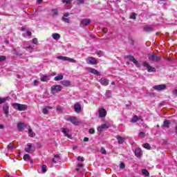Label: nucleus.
<instances>
[{
  "instance_id": "8fccbe9b",
  "label": "nucleus",
  "mask_w": 177,
  "mask_h": 177,
  "mask_svg": "<svg viewBox=\"0 0 177 177\" xmlns=\"http://www.w3.org/2000/svg\"><path fill=\"white\" fill-rule=\"evenodd\" d=\"M77 161H81V162H82L84 161V158L81 156L77 157Z\"/></svg>"
},
{
  "instance_id": "b1692460",
  "label": "nucleus",
  "mask_w": 177,
  "mask_h": 177,
  "mask_svg": "<svg viewBox=\"0 0 177 177\" xmlns=\"http://www.w3.org/2000/svg\"><path fill=\"white\" fill-rule=\"evenodd\" d=\"M116 138L118 139V142L120 145H122L125 140V138L121 137L120 136H117Z\"/></svg>"
},
{
  "instance_id": "2f4dec72",
  "label": "nucleus",
  "mask_w": 177,
  "mask_h": 177,
  "mask_svg": "<svg viewBox=\"0 0 177 177\" xmlns=\"http://www.w3.org/2000/svg\"><path fill=\"white\" fill-rule=\"evenodd\" d=\"M163 127L165 128H169V120H165L163 123Z\"/></svg>"
},
{
  "instance_id": "58836bf2",
  "label": "nucleus",
  "mask_w": 177,
  "mask_h": 177,
  "mask_svg": "<svg viewBox=\"0 0 177 177\" xmlns=\"http://www.w3.org/2000/svg\"><path fill=\"white\" fill-rule=\"evenodd\" d=\"M5 60H6V56L0 55V63H2V62H5Z\"/></svg>"
},
{
  "instance_id": "aec40b11",
  "label": "nucleus",
  "mask_w": 177,
  "mask_h": 177,
  "mask_svg": "<svg viewBox=\"0 0 177 177\" xmlns=\"http://www.w3.org/2000/svg\"><path fill=\"white\" fill-rule=\"evenodd\" d=\"M75 111L76 113H80L81 112V105L80 104H76L74 106Z\"/></svg>"
},
{
  "instance_id": "13d9d810",
  "label": "nucleus",
  "mask_w": 177,
  "mask_h": 177,
  "mask_svg": "<svg viewBox=\"0 0 177 177\" xmlns=\"http://www.w3.org/2000/svg\"><path fill=\"white\" fill-rule=\"evenodd\" d=\"M126 107H127V109H130V108H131V104H126Z\"/></svg>"
},
{
  "instance_id": "1a4fd4ad",
  "label": "nucleus",
  "mask_w": 177,
  "mask_h": 177,
  "mask_svg": "<svg viewBox=\"0 0 177 177\" xmlns=\"http://www.w3.org/2000/svg\"><path fill=\"white\" fill-rule=\"evenodd\" d=\"M34 150H35V147L32 146V144H30V143L27 145V147L25 149V151H26V153H32Z\"/></svg>"
},
{
  "instance_id": "20e7f679",
  "label": "nucleus",
  "mask_w": 177,
  "mask_h": 177,
  "mask_svg": "<svg viewBox=\"0 0 177 177\" xmlns=\"http://www.w3.org/2000/svg\"><path fill=\"white\" fill-rule=\"evenodd\" d=\"M62 91V86L60 85H54L51 86V93H59Z\"/></svg>"
},
{
  "instance_id": "f3484780",
  "label": "nucleus",
  "mask_w": 177,
  "mask_h": 177,
  "mask_svg": "<svg viewBox=\"0 0 177 177\" xmlns=\"http://www.w3.org/2000/svg\"><path fill=\"white\" fill-rule=\"evenodd\" d=\"M107 114V111L104 109H101L99 110V115L101 118L104 117Z\"/></svg>"
},
{
  "instance_id": "c9c22d12",
  "label": "nucleus",
  "mask_w": 177,
  "mask_h": 177,
  "mask_svg": "<svg viewBox=\"0 0 177 177\" xmlns=\"http://www.w3.org/2000/svg\"><path fill=\"white\" fill-rule=\"evenodd\" d=\"M62 21H64V23H70V18H67V17H62Z\"/></svg>"
},
{
  "instance_id": "4468645a",
  "label": "nucleus",
  "mask_w": 177,
  "mask_h": 177,
  "mask_svg": "<svg viewBox=\"0 0 177 177\" xmlns=\"http://www.w3.org/2000/svg\"><path fill=\"white\" fill-rule=\"evenodd\" d=\"M88 71V73H91V74H94L95 75H100V72L95 68H89Z\"/></svg>"
},
{
  "instance_id": "0e129e2a",
  "label": "nucleus",
  "mask_w": 177,
  "mask_h": 177,
  "mask_svg": "<svg viewBox=\"0 0 177 177\" xmlns=\"http://www.w3.org/2000/svg\"><path fill=\"white\" fill-rule=\"evenodd\" d=\"M0 129H3V126L2 124H0Z\"/></svg>"
},
{
  "instance_id": "4c0bfd02",
  "label": "nucleus",
  "mask_w": 177,
  "mask_h": 177,
  "mask_svg": "<svg viewBox=\"0 0 177 177\" xmlns=\"http://www.w3.org/2000/svg\"><path fill=\"white\" fill-rule=\"evenodd\" d=\"M24 161H28V160H30V155H28V154H25L24 156Z\"/></svg>"
},
{
  "instance_id": "ea45409f",
  "label": "nucleus",
  "mask_w": 177,
  "mask_h": 177,
  "mask_svg": "<svg viewBox=\"0 0 177 177\" xmlns=\"http://www.w3.org/2000/svg\"><path fill=\"white\" fill-rule=\"evenodd\" d=\"M72 1L73 0H62V2H63V3H66V5L70 6Z\"/></svg>"
},
{
  "instance_id": "473e14b6",
  "label": "nucleus",
  "mask_w": 177,
  "mask_h": 177,
  "mask_svg": "<svg viewBox=\"0 0 177 177\" xmlns=\"http://www.w3.org/2000/svg\"><path fill=\"white\" fill-rule=\"evenodd\" d=\"M143 147L145 149H147V150H150L151 149V147L150 146V145L149 143L144 144Z\"/></svg>"
},
{
  "instance_id": "338daca9",
  "label": "nucleus",
  "mask_w": 177,
  "mask_h": 177,
  "mask_svg": "<svg viewBox=\"0 0 177 177\" xmlns=\"http://www.w3.org/2000/svg\"><path fill=\"white\" fill-rule=\"evenodd\" d=\"M111 85H115V82H111Z\"/></svg>"
},
{
  "instance_id": "37998d69",
  "label": "nucleus",
  "mask_w": 177,
  "mask_h": 177,
  "mask_svg": "<svg viewBox=\"0 0 177 177\" xmlns=\"http://www.w3.org/2000/svg\"><path fill=\"white\" fill-rule=\"evenodd\" d=\"M96 53L99 57H102V56H103V51L102 50L97 51Z\"/></svg>"
},
{
  "instance_id": "4d7b16f0",
  "label": "nucleus",
  "mask_w": 177,
  "mask_h": 177,
  "mask_svg": "<svg viewBox=\"0 0 177 177\" xmlns=\"http://www.w3.org/2000/svg\"><path fill=\"white\" fill-rule=\"evenodd\" d=\"M88 140H89V138H88L85 137V138H84V142H88Z\"/></svg>"
},
{
  "instance_id": "2eb2a0df",
  "label": "nucleus",
  "mask_w": 177,
  "mask_h": 177,
  "mask_svg": "<svg viewBox=\"0 0 177 177\" xmlns=\"http://www.w3.org/2000/svg\"><path fill=\"white\" fill-rule=\"evenodd\" d=\"M49 75H43L41 77H40V81H41V82H48V81H49Z\"/></svg>"
},
{
  "instance_id": "6ab92c4d",
  "label": "nucleus",
  "mask_w": 177,
  "mask_h": 177,
  "mask_svg": "<svg viewBox=\"0 0 177 177\" xmlns=\"http://www.w3.org/2000/svg\"><path fill=\"white\" fill-rule=\"evenodd\" d=\"M100 82L101 85H104V86H107V85H109V80L107 79L102 78L100 80Z\"/></svg>"
},
{
  "instance_id": "cd10ccee",
  "label": "nucleus",
  "mask_w": 177,
  "mask_h": 177,
  "mask_svg": "<svg viewBox=\"0 0 177 177\" xmlns=\"http://www.w3.org/2000/svg\"><path fill=\"white\" fill-rule=\"evenodd\" d=\"M52 110V106H46V108H44L43 109V113L44 114H48V110Z\"/></svg>"
},
{
  "instance_id": "79ce46f5",
  "label": "nucleus",
  "mask_w": 177,
  "mask_h": 177,
  "mask_svg": "<svg viewBox=\"0 0 177 177\" xmlns=\"http://www.w3.org/2000/svg\"><path fill=\"white\" fill-rule=\"evenodd\" d=\"M12 53L13 55H16L17 56H20V55H21L20 53H19V51H17L16 49H14L12 50Z\"/></svg>"
},
{
  "instance_id": "c756f323",
  "label": "nucleus",
  "mask_w": 177,
  "mask_h": 177,
  "mask_svg": "<svg viewBox=\"0 0 177 177\" xmlns=\"http://www.w3.org/2000/svg\"><path fill=\"white\" fill-rule=\"evenodd\" d=\"M144 30L145 31H147V32H150V31H153V29L151 28V27L149 26H146L144 27Z\"/></svg>"
},
{
  "instance_id": "9b49d317",
  "label": "nucleus",
  "mask_w": 177,
  "mask_h": 177,
  "mask_svg": "<svg viewBox=\"0 0 177 177\" xmlns=\"http://www.w3.org/2000/svg\"><path fill=\"white\" fill-rule=\"evenodd\" d=\"M61 131L62 133H64L65 136H66V138H68V139H71V136L68 134V133L70 132V130L68 129L62 128Z\"/></svg>"
},
{
  "instance_id": "680f3d73",
  "label": "nucleus",
  "mask_w": 177,
  "mask_h": 177,
  "mask_svg": "<svg viewBox=\"0 0 177 177\" xmlns=\"http://www.w3.org/2000/svg\"><path fill=\"white\" fill-rule=\"evenodd\" d=\"M26 49H32V46H28L26 47Z\"/></svg>"
},
{
  "instance_id": "09e8293b",
  "label": "nucleus",
  "mask_w": 177,
  "mask_h": 177,
  "mask_svg": "<svg viewBox=\"0 0 177 177\" xmlns=\"http://www.w3.org/2000/svg\"><path fill=\"white\" fill-rule=\"evenodd\" d=\"M32 42H33V44H35V45H37V44H38V39L34 38L32 39Z\"/></svg>"
},
{
  "instance_id": "c03bdc74",
  "label": "nucleus",
  "mask_w": 177,
  "mask_h": 177,
  "mask_svg": "<svg viewBox=\"0 0 177 177\" xmlns=\"http://www.w3.org/2000/svg\"><path fill=\"white\" fill-rule=\"evenodd\" d=\"M53 16H57V10L53 9L52 10Z\"/></svg>"
},
{
  "instance_id": "0eeeda50",
  "label": "nucleus",
  "mask_w": 177,
  "mask_h": 177,
  "mask_svg": "<svg viewBox=\"0 0 177 177\" xmlns=\"http://www.w3.org/2000/svg\"><path fill=\"white\" fill-rule=\"evenodd\" d=\"M67 121H69L70 122L73 123V125H78L80 124V121L77 120L76 117H70L66 119Z\"/></svg>"
},
{
  "instance_id": "603ef678",
  "label": "nucleus",
  "mask_w": 177,
  "mask_h": 177,
  "mask_svg": "<svg viewBox=\"0 0 177 177\" xmlns=\"http://www.w3.org/2000/svg\"><path fill=\"white\" fill-rule=\"evenodd\" d=\"M39 81H38L37 80H34L33 82V85H35V86H37V85H38Z\"/></svg>"
},
{
  "instance_id": "f8f14e48",
  "label": "nucleus",
  "mask_w": 177,
  "mask_h": 177,
  "mask_svg": "<svg viewBox=\"0 0 177 177\" xmlns=\"http://www.w3.org/2000/svg\"><path fill=\"white\" fill-rule=\"evenodd\" d=\"M3 111L4 114H6V117L9 115V104H5L3 106Z\"/></svg>"
},
{
  "instance_id": "412c9836",
  "label": "nucleus",
  "mask_w": 177,
  "mask_h": 177,
  "mask_svg": "<svg viewBox=\"0 0 177 177\" xmlns=\"http://www.w3.org/2000/svg\"><path fill=\"white\" fill-rule=\"evenodd\" d=\"M7 149H8V151H12V150H15V149H16V147H15V145L12 143H10L7 146Z\"/></svg>"
},
{
  "instance_id": "49530a36",
  "label": "nucleus",
  "mask_w": 177,
  "mask_h": 177,
  "mask_svg": "<svg viewBox=\"0 0 177 177\" xmlns=\"http://www.w3.org/2000/svg\"><path fill=\"white\" fill-rule=\"evenodd\" d=\"M145 132H142V131L140 132L139 138H145Z\"/></svg>"
},
{
  "instance_id": "6e6d98bb",
  "label": "nucleus",
  "mask_w": 177,
  "mask_h": 177,
  "mask_svg": "<svg viewBox=\"0 0 177 177\" xmlns=\"http://www.w3.org/2000/svg\"><path fill=\"white\" fill-rule=\"evenodd\" d=\"M57 111H62V107L60 106H57Z\"/></svg>"
},
{
  "instance_id": "6e6552de",
  "label": "nucleus",
  "mask_w": 177,
  "mask_h": 177,
  "mask_svg": "<svg viewBox=\"0 0 177 177\" xmlns=\"http://www.w3.org/2000/svg\"><path fill=\"white\" fill-rule=\"evenodd\" d=\"M86 63L88 64H92V65L97 64V62L96 61V59H95V57H89L86 59Z\"/></svg>"
},
{
  "instance_id": "e433bc0d",
  "label": "nucleus",
  "mask_w": 177,
  "mask_h": 177,
  "mask_svg": "<svg viewBox=\"0 0 177 177\" xmlns=\"http://www.w3.org/2000/svg\"><path fill=\"white\" fill-rule=\"evenodd\" d=\"M6 100H8V97H0V104H2V103H5V102H6Z\"/></svg>"
},
{
  "instance_id": "de8ad7c7",
  "label": "nucleus",
  "mask_w": 177,
  "mask_h": 177,
  "mask_svg": "<svg viewBox=\"0 0 177 177\" xmlns=\"http://www.w3.org/2000/svg\"><path fill=\"white\" fill-rule=\"evenodd\" d=\"M88 132L91 135H93V133H95V129H90L88 130Z\"/></svg>"
},
{
  "instance_id": "a19ab883",
  "label": "nucleus",
  "mask_w": 177,
  "mask_h": 177,
  "mask_svg": "<svg viewBox=\"0 0 177 177\" xmlns=\"http://www.w3.org/2000/svg\"><path fill=\"white\" fill-rule=\"evenodd\" d=\"M41 172L45 174L46 172V165H44L41 166Z\"/></svg>"
},
{
  "instance_id": "a878e982",
  "label": "nucleus",
  "mask_w": 177,
  "mask_h": 177,
  "mask_svg": "<svg viewBox=\"0 0 177 177\" xmlns=\"http://www.w3.org/2000/svg\"><path fill=\"white\" fill-rule=\"evenodd\" d=\"M28 135L30 138H34L35 136V133L32 131V129L30 127L28 129Z\"/></svg>"
},
{
  "instance_id": "69168bd1",
  "label": "nucleus",
  "mask_w": 177,
  "mask_h": 177,
  "mask_svg": "<svg viewBox=\"0 0 177 177\" xmlns=\"http://www.w3.org/2000/svg\"><path fill=\"white\" fill-rule=\"evenodd\" d=\"M4 42H5V44H9V41H8V40H5Z\"/></svg>"
},
{
  "instance_id": "f03ea898",
  "label": "nucleus",
  "mask_w": 177,
  "mask_h": 177,
  "mask_svg": "<svg viewBox=\"0 0 177 177\" xmlns=\"http://www.w3.org/2000/svg\"><path fill=\"white\" fill-rule=\"evenodd\" d=\"M57 59L58 60H62L63 62H70V63H76L75 59H74L73 58H70L68 57L58 56V57H57Z\"/></svg>"
},
{
  "instance_id": "bf43d9fd",
  "label": "nucleus",
  "mask_w": 177,
  "mask_h": 177,
  "mask_svg": "<svg viewBox=\"0 0 177 177\" xmlns=\"http://www.w3.org/2000/svg\"><path fill=\"white\" fill-rule=\"evenodd\" d=\"M84 0H77V3H82Z\"/></svg>"
},
{
  "instance_id": "f257e3e1",
  "label": "nucleus",
  "mask_w": 177,
  "mask_h": 177,
  "mask_svg": "<svg viewBox=\"0 0 177 177\" xmlns=\"http://www.w3.org/2000/svg\"><path fill=\"white\" fill-rule=\"evenodd\" d=\"M12 107L15 110H19V111H25V110H27L26 105L20 104H17V103L12 104Z\"/></svg>"
},
{
  "instance_id": "39448f33",
  "label": "nucleus",
  "mask_w": 177,
  "mask_h": 177,
  "mask_svg": "<svg viewBox=\"0 0 177 177\" xmlns=\"http://www.w3.org/2000/svg\"><path fill=\"white\" fill-rule=\"evenodd\" d=\"M127 59H129V60H130V62H133V63H134V64L136 66V67H138V68H140V64H139V62H138V60H136V59H135V57H133V56L127 55Z\"/></svg>"
},
{
  "instance_id": "f704fd0d",
  "label": "nucleus",
  "mask_w": 177,
  "mask_h": 177,
  "mask_svg": "<svg viewBox=\"0 0 177 177\" xmlns=\"http://www.w3.org/2000/svg\"><path fill=\"white\" fill-rule=\"evenodd\" d=\"M31 32L30 31H26L24 33H23V35L24 37H31Z\"/></svg>"
},
{
  "instance_id": "dca6fc26",
  "label": "nucleus",
  "mask_w": 177,
  "mask_h": 177,
  "mask_svg": "<svg viewBox=\"0 0 177 177\" xmlns=\"http://www.w3.org/2000/svg\"><path fill=\"white\" fill-rule=\"evenodd\" d=\"M81 24L82 26H88L89 24H91V19H83L81 21Z\"/></svg>"
},
{
  "instance_id": "052dcab7",
  "label": "nucleus",
  "mask_w": 177,
  "mask_h": 177,
  "mask_svg": "<svg viewBox=\"0 0 177 177\" xmlns=\"http://www.w3.org/2000/svg\"><path fill=\"white\" fill-rule=\"evenodd\" d=\"M174 95H175L176 96H177V89L174 91Z\"/></svg>"
},
{
  "instance_id": "e2e57ef3",
  "label": "nucleus",
  "mask_w": 177,
  "mask_h": 177,
  "mask_svg": "<svg viewBox=\"0 0 177 177\" xmlns=\"http://www.w3.org/2000/svg\"><path fill=\"white\" fill-rule=\"evenodd\" d=\"M37 3H41L42 2V0H37Z\"/></svg>"
},
{
  "instance_id": "7ed1b4c3",
  "label": "nucleus",
  "mask_w": 177,
  "mask_h": 177,
  "mask_svg": "<svg viewBox=\"0 0 177 177\" xmlns=\"http://www.w3.org/2000/svg\"><path fill=\"white\" fill-rule=\"evenodd\" d=\"M143 66L146 67L148 73H156V68L150 66V64L146 62H143Z\"/></svg>"
},
{
  "instance_id": "c85d7f7f",
  "label": "nucleus",
  "mask_w": 177,
  "mask_h": 177,
  "mask_svg": "<svg viewBox=\"0 0 177 177\" xmlns=\"http://www.w3.org/2000/svg\"><path fill=\"white\" fill-rule=\"evenodd\" d=\"M59 160H60V157L58 155H55V158L52 160V161H53V162L56 164V162H57V161H59Z\"/></svg>"
},
{
  "instance_id": "9d476101",
  "label": "nucleus",
  "mask_w": 177,
  "mask_h": 177,
  "mask_svg": "<svg viewBox=\"0 0 177 177\" xmlns=\"http://www.w3.org/2000/svg\"><path fill=\"white\" fill-rule=\"evenodd\" d=\"M167 88L165 84L156 85L153 87L155 91H164Z\"/></svg>"
},
{
  "instance_id": "423d86ee",
  "label": "nucleus",
  "mask_w": 177,
  "mask_h": 177,
  "mask_svg": "<svg viewBox=\"0 0 177 177\" xmlns=\"http://www.w3.org/2000/svg\"><path fill=\"white\" fill-rule=\"evenodd\" d=\"M149 60H151V62H160L161 59L160 57H157V55L153 54V55H148Z\"/></svg>"
},
{
  "instance_id": "a18cd8bd",
  "label": "nucleus",
  "mask_w": 177,
  "mask_h": 177,
  "mask_svg": "<svg viewBox=\"0 0 177 177\" xmlns=\"http://www.w3.org/2000/svg\"><path fill=\"white\" fill-rule=\"evenodd\" d=\"M100 153H102V154H106L107 152L104 148H101Z\"/></svg>"
},
{
  "instance_id": "3c124183",
  "label": "nucleus",
  "mask_w": 177,
  "mask_h": 177,
  "mask_svg": "<svg viewBox=\"0 0 177 177\" xmlns=\"http://www.w3.org/2000/svg\"><path fill=\"white\" fill-rule=\"evenodd\" d=\"M130 18L135 20V19H136V15L135 13H133V14L131 15Z\"/></svg>"
},
{
  "instance_id": "393cba45",
  "label": "nucleus",
  "mask_w": 177,
  "mask_h": 177,
  "mask_svg": "<svg viewBox=\"0 0 177 177\" xmlns=\"http://www.w3.org/2000/svg\"><path fill=\"white\" fill-rule=\"evenodd\" d=\"M52 37L53 38V39H55V41H59V39H60V35L59 33H53L52 35Z\"/></svg>"
},
{
  "instance_id": "864d4df0",
  "label": "nucleus",
  "mask_w": 177,
  "mask_h": 177,
  "mask_svg": "<svg viewBox=\"0 0 177 177\" xmlns=\"http://www.w3.org/2000/svg\"><path fill=\"white\" fill-rule=\"evenodd\" d=\"M120 168H121L122 169H124V168H125V164H124V163H120Z\"/></svg>"
},
{
  "instance_id": "774afa93",
  "label": "nucleus",
  "mask_w": 177,
  "mask_h": 177,
  "mask_svg": "<svg viewBox=\"0 0 177 177\" xmlns=\"http://www.w3.org/2000/svg\"><path fill=\"white\" fill-rule=\"evenodd\" d=\"M78 167H82V165L80 164L78 165Z\"/></svg>"
},
{
  "instance_id": "5fc2aeb1",
  "label": "nucleus",
  "mask_w": 177,
  "mask_h": 177,
  "mask_svg": "<svg viewBox=\"0 0 177 177\" xmlns=\"http://www.w3.org/2000/svg\"><path fill=\"white\" fill-rule=\"evenodd\" d=\"M70 16V14H68V12H66L64 14V17H68Z\"/></svg>"
},
{
  "instance_id": "bb28decb",
  "label": "nucleus",
  "mask_w": 177,
  "mask_h": 177,
  "mask_svg": "<svg viewBox=\"0 0 177 177\" xmlns=\"http://www.w3.org/2000/svg\"><path fill=\"white\" fill-rule=\"evenodd\" d=\"M63 78H64V76L62 74H60L56 76L54 80L55 81H62Z\"/></svg>"
},
{
  "instance_id": "4be33fe9",
  "label": "nucleus",
  "mask_w": 177,
  "mask_h": 177,
  "mask_svg": "<svg viewBox=\"0 0 177 177\" xmlns=\"http://www.w3.org/2000/svg\"><path fill=\"white\" fill-rule=\"evenodd\" d=\"M135 154L137 157H140L142 154V149L140 148H136L135 150Z\"/></svg>"
},
{
  "instance_id": "5701e85b",
  "label": "nucleus",
  "mask_w": 177,
  "mask_h": 177,
  "mask_svg": "<svg viewBox=\"0 0 177 177\" xmlns=\"http://www.w3.org/2000/svg\"><path fill=\"white\" fill-rule=\"evenodd\" d=\"M63 86H70L71 85V82L68 80H64L61 82Z\"/></svg>"
},
{
  "instance_id": "7c9ffc66",
  "label": "nucleus",
  "mask_w": 177,
  "mask_h": 177,
  "mask_svg": "<svg viewBox=\"0 0 177 177\" xmlns=\"http://www.w3.org/2000/svg\"><path fill=\"white\" fill-rule=\"evenodd\" d=\"M139 121V117L134 115L131 119V122H138Z\"/></svg>"
},
{
  "instance_id": "72a5a7b5",
  "label": "nucleus",
  "mask_w": 177,
  "mask_h": 177,
  "mask_svg": "<svg viewBox=\"0 0 177 177\" xmlns=\"http://www.w3.org/2000/svg\"><path fill=\"white\" fill-rule=\"evenodd\" d=\"M142 174L143 175H145V176H149V175H150V174L149 173V171H147L146 169H142Z\"/></svg>"
},
{
  "instance_id": "a211bd4d",
  "label": "nucleus",
  "mask_w": 177,
  "mask_h": 177,
  "mask_svg": "<svg viewBox=\"0 0 177 177\" xmlns=\"http://www.w3.org/2000/svg\"><path fill=\"white\" fill-rule=\"evenodd\" d=\"M107 128H109V126L106 124H103L97 128V131L100 133L103 129H107Z\"/></svg>"
},
{
  "instance_id": "ddd939ff",
  "label": "nucleus",
  "mask_w": 177,
  "mask_h": 177,
  "mask_svg": "<svg viewBox=\"0 0 177 177\" xmlns=\"http://www.w3.org/2000/svg\"><path fill=\"white\" fill-rule=\"evenodd\" d=\"M25 127H26V124L24 123L19 122L17 124L18 131L19 132H23V131H24Z\"/></svg>"
}]
</instances>
